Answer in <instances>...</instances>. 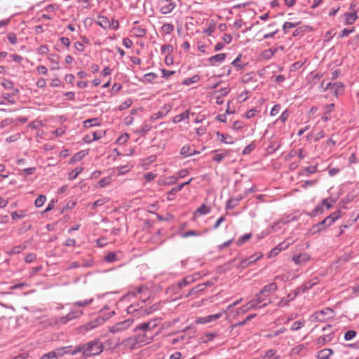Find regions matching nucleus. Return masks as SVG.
Returning a JSON list of instances; mask_svg holds the SVG:
<instances>
[{
    "label": "nucleus",
    "mask_w": 359,
    "mask_h": 359,
    "mask_svg": "<svg viewBox=\"0 0 359 359\" xmlns=\"http://www.w3.org/2000/svg\"><path fill=\"white\" fill-rule=\"evenodd\" d=\"M153 340V336L147 333H140L123 339L119 345L126 350L134 351L150 344Z\"/></svg>",
    "instance_id": "1"
},
{
    "label": "nucleus",
    "mask_w": 359,
    "mask_h": 359,
    "mask_svg": "<svg viewBox=\"0 0 359 359\" xmlns=\"http://www.w3.org/2000/svg\"><path fill=\"white\" fill-rule=\"evenodd\" d=\"M83 355L86 358L99 355L104 349L102 342L98 339L83 344Z\"/></svg>",
    "instance_id": "2"
},
{
    "label": "nucleus",
    "mask_w": 359,
    "mask_h": 359,
    "mask_svg": "<svg viewBox=\"0 0 359 359\" xmlns=\"http://www.w3.org/2000/svg\"><path fill=\"white\" fill-rule=\"evenodd\" d=\"M83 314L81 309L76 306H70V311L65 316L60 317L57 319L56 323L58 324H66L69 321L80 318Z\"/></svg>",
    "instance_id": "3"
},
{
    "label": "nucleus",
    "mask_w": 359,
    "mask_h": 359,
    "mask_svg": "<svg viewBox=\"0 0 359 359\" xmlns=\"http://www.w3.org/2000/svg\"><path fill=\"white\" fill-rule=\"evenodd\" d=\"M160 322L161 318H153L147 322L139 324L134 328V331L137 332L140 330L143 331L144 333L149 334L148 332L154 330L159 325Z\"/></svg>",
    "instance_id": "4"
},
{
    "label": "nucleus",
    "mask_w": 359,
    "mask_h": 359,
    "mask_svg": "<svg viewBox=\"0 0 359 359\" xmlns=\"http://www.w3.org/2000/svg\"><path fill=\"white\" fill-rule=\"evenodd\" d=\"M133 319L128 318L125 320L118 322L109 327V331L112 334H117L126 331L133 323Z\"/></svg>",
    "instance_id": "5"
},
{
    "label": "nucleus",
    "mask_w": 359,
    "mask_h": 359,
    "mask_svg": "<svg viewBox=\"0 0 359 359\" xmlns=\"http://www.w3.org/2000/svg\"><path fill=\"white\" fill-rule=\"evenodd\" d=\"M250 302L253 305L255 309L263 308L271 303L268 294H261V292L257 293L255 298Z\"/></svg>",
    "instance_id": "6"
},
{
    "label": "nucleus",
    "mask_w": 359,
    "mask_h": 359,
    "mask_svg": "<svg viewBox=\"0 0 359 359\" xmlns=\"http://www.w3.org/2000/svg\"><path fill=\"white\" fill-rule=\"evenodd\" d=\"M334 311L330 308H325L320 311H318L315 312L312 317L315 318L317 321L323 322L328 318H332L333 317Z\"/></svg>",
    "instance_id": "7"
},
{
    "label": "nucleus",
    "mask_w": 359,
    "mask_h": 359,
    "mask_svg": "<svg viewBox=\"0 0 359 359\" xmlns=\"http://www.w3.org/2000/svg\"><path fill=\"white\" fill-rule=\"evenodd\" d=\"M317 284V280L316 279L310 280L304 283L302 285L295 290L292 298H296V297L302 293L306 292L307 290L311 289L315 285Z\"/></svg>",
    "instance_id": "8"
},
{
    "label": "nucleus",
    "mask_w": 359,
    "mask_h": 359,
    "mask_svg": "<svg viewBox=\"0 0 359 359\" xmlns=\"http://www.w3.org/2000/svg\"><path fill=\"white\" fill-rule=\"evenodd\" d=\"M104 322V319L103 318H97L82 326L81 329L85 332H88L101 325Z\"/></svg>",
    "instance_id": "9"
},
{
    "label": "nucleus",
    "mask_w": 359,
    "mask_h": 359,
    "mask_svg": "<svg viewBox=\"0 0 359 359\" xmlns=\"http://www.w3.org/2000/svg\"><path fill=\"white\" fill-rule=\"evenodd\" d=\"M212 160L217 163H220L225 157L229 155V151L225 149H215L211 151Z\"/></svg>",
    "instance_id": "10"
},
{
    "label": "nucleus",
    "mask_w": 359,
    "mask_h": 359,
    "mask_svg": "<svg viewBox=\"0 0 359 359\" xmlns=\"http://www.w3.org/2000/svg\"><path fill=\"white\" fill-rule=\"evenodd\" d=\"M221 317H222L221 313H216L214 315H210V316H205V317H200L196 320V323L197 324H206V323H209L213 320H217Z\"/></svg>",
    "instance_id": "11"
},
{
    "label": "nucleus",
    "mask_w": 359,
    "mask_h": 359,
    "mask_svg": "<svg viewBox=\"0 0 359 359\" xmlns=\"http://www.w3.org/2000/svg\"><path fill=\"white\" fill-rule=\"evenodd\" d=\"M341 216V211L340 210H336L335 212L330 214L326 218H325L326 222V226H331L333 223L335 222L339 217Z\"/></svg>",
    "instance_id": "12"
},
{
    "label": "nucleus",
    "mask_w": 359,
    "mask_h": 359,
    "mask_svg": "<svg viewBox=\"0 0 359 359\" xmlns=\"http://www.w3.org/2000/svg\"><path fill=\"white\" fill-rule=\"evenodd\" d=\"M344 85L341 83H339V82H335V83H331V82H329L327 83L325 88V90H328V89H330V90H333L334 91V93L336 94L339 93H342L343 90H344Z\"/></svg>",
    "instance_id": "13"
},
{
    "label": "nucleus",
    "mask_w": 359,
    "mask_h": 359,
    "mask_svg": "<svg viewBox=\"0 0 359 359\" xmlns=\"http://www.w3.org/2000/svg\"><path fill=\"white\" fill-rule=\"evenodd\" d=\"M327 226H326V222L324 219L323 221L320 222L316 225H313L312 228L309 230V234L313 235L316 233H319L323 230H325Z\"/></svg>",
    "instance_id": "14"
},
{
    "label": "nucleus",
    "mask_w": 359,
    "mask_h": 359,
    "mask_svg": "<svg viewBox=\"0 0 359 359\" xmlns=\"http://www.w3.org/2000/svg\"><path fill=\"white\" fill-rule=\"evenodd\" d=\"M164 5H162L160 8V12L162 14H168L171 13L176 7V4L173 1L165 2Z\"/></svg>",
    "instance_id": "15"
},
{
    "label": "nucleus",
    "mask_w": 359,
    "mask_h": 359,
    "mask_svg": "<svg viewBox=\"0 0 359 359\" xmlns=\"http://www.w3.org/2000/svg\"><path fill=\"white\" fill-rule=\"evenodd\" d=\"M278 290L277 284L274 282L270 283L269 284L265 285L261 290V294H271L276 292Z\"/></svg>",
    "instance_id": "16"
},
{
    "label": "nucleus",
    "mask_w": 359,
    "mask_h": 359,
    "mask_svg": "<svg viewBox=\"0 0 359 359\" xmlns=\"http://www.w3.org/2000/svg\"><path fill=\"white\" fill-rule=\"evenodd\" d=\"M226 57L225 53H219L208 58V62L211 65H215L216 63L222 62Z\"/></svg>",
    "instance_id": "17"
},
{
    "label": "nucleus",
    "mask_w": 359,
    "mask_h": 359,
    "mask_svg": "<svg viewBox=\"0 0 359 359\" xmlns=\"http://www.w3.org/2000/svg\"><path fill=\"white\" fill-rule=\"evenodd\" d=\"M94 302L93 298H90L84 300L74 302L73 303L69 304V306H76L79 309H81L83 307H86L91 304Z\"/></svg>",
    "instance_id": "18"
},
{
    "label": "nucleus",
    "mask_w": 359,
    "mask_h": 359,
    "mask_svg": "<svg viewBox=\"0 0 359 359\" xmlns=\"http://www.w3.org/2000/svg\"><path fill=\"white\" fill-rule=\"evenodd\" d=\"M333 354V351L330 348H324L317 353L318 359H329L330 355Z\"/></svg>",
    "instance_id": "19"
},
{
    "label": "nucleus",
    "mask_w": 359,
    "mask_h": 359,
    "mask_svg": "<svg viewBox=\"0 0 359 359\" xmlns=\"http://www.w3.org/2000/svg\"><path fill=\"white\" fill-rule=\"evenodd\" d=\"M243 199L242 196H237L236 198H231L229 199L226 202V209H233L236 207L239 201Z\"/></svg>",
    "instance_id": "20"
},
{
    "label": "nucleus",
    "mask_w": 359,
    "mask_h": 359,
    "mask_svg": "<svg viewBox=\"0 0 359 359\" xmlns=\"http://www.w3.org/2000/svg\"><path fill=\"white\" fill-rule=\"evenodd\" d=\"M97 24L104 29H109L111 27V23L109 20L105 16H99L97 21Z\"/></svg>",
    "instance_id": "21"
},
{
    "label": "nucleus",
    "mask_w": 359,
    "mask_h": 359,
    "mask_svg": "<svg viewBox=\"0 0 359 359\" xmlns=\"http://www.w3.org/2000/svg\"><path fill=\"white\" fill-rule=\"evenodd\" d=\"M309 259L310 256L307 253H301L297 256L293 257L292 258L296 264H300L303 262H306Z\"/></svg>",
    "instance_id": "22"
},
{
    "label": "nucleus",
    "mask_w": 359,
    "mask_h": 359,
    "mask_svg": "<svg viewBox=\"0 0 359 359\" xmlns=\"http://www.w3.org/2000/svg\"><path fill=\"white\" fill-rule=\"evenodd\" d=\"M151 128H152L151 125H150L149 123H144L142 124V126L140 128L136 129L134 131V133H136V134L141 135H144L149 131L151 130Z\"/></svg>",
    "instance_id": "23"
},
{
    "label": "nucleus",
    "mask_w": 359,
    "mask_h": 359,
    "mask_svg": "<svg viewBox=\"0 0 359 359\" xmlns=\"http://www.w3.org/2000/svg\"><path fill=\"white\" fill-rule=\"evenodd\" d=\"M217 137L220 142L228 144H232L234 143V141L232 138V137L229 135H225L219 133V132L217 133Z\"/></svg>",
    "instance_id": "24"
},
{
    "label": "nucleus",
    "mask_w": 359,
    "mask_h": 359,
    "mask_svg": "<svg viewBox=\"0 0 359 359\" xmlns=\"http://www.w3.org/2000/svg\"><path fill=\"white\" fill-rule=\"evenodd\" d=\"M48 60L53 65L51 67L52 70H57L60 69L59 66V56L56 54H51L48 57Z\"/></svg>",
    "instance_id": "25"
},
{
    "label": "nucleus",
    "mask_w": 359,
    "mask_h": 359,
    "mask_svg": "<svg viewBox=\"0 0 359 359\" xmlns=\"http://www.w3.org/2000/svg\"><path fill=\"white\" fill-rule=\"evenodd\" d=\"M180 154L185 156H190L198 154L196 150H191L189 145H184L180 150Z\"/></svg>",
    "instance_id": "26"
},
{
    "label": "nucleus",
    "mask_w": 359,
    "mask_h": 359,
    "mask_svg": "<svg viewBox=\"0 0 359 359\" xmlns=\"http://www.w3.org/2000/svg\"><path fill=\"white\" fill-rule=\"evenodd\" d=\"M189 111L187 110V111H184L183 113L174 116L172 118V122L175 123H178L185 119H189Z\"/></svg>",
    "instance_id": "27"
},
{
    "label": "nucleus",
    "mask_w": 359,
    "mask_h": 359,
    "mask_svg": "<svg viewBox=\"0 0 359 359\" xmlns=\"http://www.w3.org/2000/svg\"><path fill=\"white\" fill-rule=\"evenodd\" d=\"M110 201L109 198L108 197H103L101 198L97 199L93 203L91 204V209L95 210L98 207H101L104 205V204L109 203Z\"/></svg>",
    "instance_id": "28"
},
{
    "label": "nucleus",
    "mask_w": 359,
    "mask_h": 359,
    "mask_svg": "<svg viewBox=\"0 0 359 359\" xmlns=\"http://www.w3.org/2000/svg\"><path fill=\"white\" fill-rule=\"evenodd\" d=\"M100 123L97 118H93L87 119L83 122V126L86 128H91L93 126H99Z\"/></svg>",
    "instance_id": "29"
},
{
    "label": "nucleus",
    "mask_w": 359,
    "mask_h": 359,
    "mask_svg": "<svg viewBox=\"0 0 359 359\" xmlns=\"http://www.w3.org/2000/svg\"><path fill=\"white\" fill-rule=\"evenodd\" d=\"M318 171V165L308 166L304 168L302 171V175L309 176L311 174L316 173Z\"/></svg>",
    "instance_id": "30"
},
{
    "label": "nucleus",
    "mask_w": 359,
    "mask_h": 359,
    "mask_svg": "<svg viewBox=\"0 0 359 359\" xmlns=\"http://www.w3.org/2000/svg\"><path fill=\"white\" fill-rule=\"evenodd\" d=\"M201 77L198 74H195L191 78L185 79L182 82V84L184 86H190L192 83H195L198 82L200 80Z\"/></svg>",
    "instance_id": "31"
},
{
    "label": "nucleus",
    "mask_w": 359,
    "mask_h": 359,
    "mask_svg": "<svg viewBox=\"0 0 359 359\" xmlns=\"http://www.w3.org/2000/svg\"><path fill=\"white\" fill-rule=\"evenodd\" d=\"M357 15L355 13H346L345 14V22L347 25H352L355 22L357 19Z\"/></svg>",
    "instance_id": "32"
},
{
    "label": "nucleus",
    "mask_w": 359,
    "mask_h": 359,
    "mask_svg": "<svg viewBox=\"0 0 359 359\" xmlns=\"http://www.w3.org/2000/svg\"><path fill=\"white\" fill-rule=\"evenodd\" d=\"M88 154V152L85 150L80 151L75 154L72 158V162H78L82 160L86 155Z\"/></svg>",
    "instance_id": "33"
},
{
    "label": "nucleus",
    "mask_w": 359,
    "mask_h": 359,
    "mask_svg": "<svg viewBox=\"0 0 359 359\" xmlns=\"http://www.w3.org/2000/svg\"><path fill=\"white\" fill-rule=\"evenodd\" d=\"M65 349V348H61V347L57 348H55V349L50 351V353L51 354V355L53 357L54 359H57V358H61L65 355V352H64Z\"/></svg>",
    "instance_id": "34"
},
{
    "label": "nucleus",
    "mask_w": 359,
    "mask_h": 359,
    "mask_svg": "<svg viewBox=\"0 0 359 359\" xmlns=\"http://www.w3.org/2000/svg\"><path fill=\"white\" fill-rule=\"evenodd\" d=\"M133 35L136 37H143L146 34V30L140 27H135L132 30Z\"/></svg>",
    "instance_id": "35"
},
{
    "label": "nucleus",
    "mask_w": 359,
    "mask_h": 359,
    "mask_svg": "<svg viewBox=\"0 0 359 359\" xmlns=\"http://www.w3.org/2000/svg\"><path fill=\"white\" fill-rule=\"evenodd\" d=\"M133 168V165L127 164L126 165H121L116 168L118 175H124L129 172Z\"/></svg>",
    "instance_id": "36"
},
{
    "label": "nucleus",
    "mask_w": 359,
    "mask_h": 359,
    "mask_svg": "<svg viewBox=\"0 0 359 359\" xmlns=\"http://www.w3.org/2000/svg\"><path fill=\"white\" fill-rule=\"evenodd\" d=\"M174 25L171 23H165L161 27V30L165 34H170L174 30Z\"/></svg>",
    "instance_id": "37"
},
{
    "label": "nucleus",
    "mask_w": 359,
    "mask_h": 359,
    "mask_svg": "<svg viewBox=\"0 0 359 359\" xmlns=\"http://www.w3.org/2000/svg\"><path fill=\"white\" fill-rule=\"evenodd\" d=\"M181 190H182V189L179 186V184L177 187H173L172 189H171V190L168 193L167 200L168 201L173 200L176 193L180 191H181Z\"/></svg>",
    "instance_id": "38"
},
{
    "label": "nucleus",
    "mask_w": 359,
    "mask_h": 359,
    "mask_svg": "<svg viewBox=\"0 0 359 359\" xmlns=\"http://www.w3.org/2000/svg\"><path fill=\"white\" fill-rule=\"evenodd\" d=\"M194 281V278L191 276H186L182 280L179 282L178 285H179V287L181 288V287H183L193 283Z\"/></svg>",
    "instance_id": "39"
},
{
    "label": "nucleus",
    "mask_w": 359,
    "mask_h": 359,
    "mask_svg": "<svg viewBox=\"0 0 359 359\" xmlns=\"http://www.w3.org/2000/svg\"><path fill=\"white\" fill-rule=\"evenodd\" d=\"M196 212L201 215H207L210 212V207L203 204L197 209Z\"/></svg>",
    "instance_id": "40"
},
{
    "label": "nucleus",
    "mask_w": 359,
    "mask_h": 359,
    "mask_svg": "<svg viewBox=\"0 0 359 359\" xmlns=\"http://www.w3.org/2000/svg\"><path fill=\"white\" fill-rule=\"evenodd\" d=\"M259 111H260L257 107H254L245 112V117L248 119H250L255 116V115L257 114Z\"/></svg>",
    "instance_id": "41"
},
{
    "label": "nucleus",
    "mask_w": 359,
    "mask_h": 359,
    "mask_svg": "<svg viewBox=\"0 0 359 359\" xmlns=\"http://www.w3.org/2000/svg\"><path fill=\"white\" fill-rule=\"evenodd\" d=\"M83 168L78 167L74 169L69 174V180H74L77 177V176L82 172Z\"/></svg>",
    "instance_id": "42"
},
{
    "label": "nucleus",
    "mask_w": 359,
    "mask_h": 359,
    "mask_svg": "<svg viewBox=\"0 0 359 359\" xmlns=\"http://www.w3.org/2000/svg\"><path fill=\"white\" fill-rule=\"evenodd\" d=\"M157 78V74L154 72H149L144 75V81L147 83H151L154 79Z\"/></svg>",
    "instance_id": "43"
},
{
    "label": "nucleus",
    "mask_w": 359,
    "mask_h": 359,
    "mask_svg": "<svg viewBox=\"0 0 359 359\" xmlns=\"http://www.w3.org/2000/svg\"><path fill=\"white\" fill-rule=\"evenodd\" d=\"M217 334L216 333H206L205 334L201 340L203 343H208L211 341Z\"/></svg>",
    "instance_id": "44"
},
{
    "label": "nucleus",
    "mask_w": 359,
    "mask_h": 359,
    "mask_svg": "<svg viewBox=\"0 0 359 359\" xmlns=\"http://www.w3.org/2000/svg\"><path fill=\"white\" fill-rule=\"evenodd\" d=\"M25 215L26 211L25 210L15 211L11 213V218L13 219H22L25 216Z\"/></svg>",
    "instance_id": "45"
},
{
    "label": "nucleus",
    "mask_w": 359,
    "mask_h": 359,
    "mask_svg": "<svg viewBox=\"0 0 359 359\" xmlns=\"http://www.w3.org/2000/svg\"><path fill=\"white\" fill-rule=\"evenodd\" d=\"M251 309H255L253 307V305L250 303V302H248L245 305L240 307L238 310V313H244Z\"/></svg>",
    "instance_id": "46"
},
{
    "label": "nucleus",
    "mask_w": 359,
    "mask_h": 359,
    "mask_svg": "<svg viewBox=\"0 0 359 359\" xmlns=\"http://www.w3.org/2000/svg\"><path fill=\"white\" fill-rule=\"evenodd\" d=\"M251 238L250 233H245L241 236L236 241V244L238 246L243 245L245 242L248 241Z\"/></svg>",
    "instance_id": "47"
},
{
    "label": "nucleus",
    "mask_w": 359,
    "mask_h": 359,
    "mask_svg": "<svg viewBox=\"0 0 359 359\" xmlns=\"http://www.w3.org/2000/svg\"><path fill=\"white\" fill-rule=\"evenodd\" d=\"M304 324H305L304 320L295 321L292 323V325L291 326V330L297 331V330H299L300 328H302L304 325Z\"/></svg>",
    "instance_id": "48"
},
{
    "label": "nucleus",
    "mask_w": 359,
    "mask_h": 359,
    "mask_svg": "<svg viewBox=\"0 0 359 359\" xmlns=\"http://www.w3.org/2000/svg\"><path fill=\"white\" fill-rule=\"evenodd\" d=\"M299 24V22H286L283 26V29L285 33H287L288 29L296 27Z\"/></svg>",
    "instance_id": "49"
},
{
    "label": "nucleus",
    "mask_w": 359,
    "mask_h": 359,
    "mask_svg": "<svg viewBox=\"0 0 359 359\" xmlns=\"http://www.w3.org/2000/svg\"><path fill=\"white\" fill-rule=\"evenodd\" d=\"M46 200V198L44 195H40L38 196V198L35 200L34 205L37 208L41 207L45 201Z\"/></svg>",
    "instance_id": "50"
},
{
    "label": "nucleus",
    "mask_w": 359,
    "mask_h": 359,
    "mask_svg": "<svg viewBox=\"0 0 359 359\" xmlns=\"http://www.w3.org/2000/svg\"><path fill=\"white\" fill-rule=\"evenodd\" d=\"M132 104H133L132 100L128 99L119 105L118 110L123 111V110L129 108L132 105Z\"/></svg>",
    "instance_id": "51"
},
{
    "label": "nucleus",
    "mask_w": 359,
    "mask_h": 359,
    "mask_svg": "<svg viewBox=\"0 0 359 359\" xmlns=\"http://www.w3.org/2000/svg\"><path fill=\"white\" fill-rule=\"evenodd\" d=\"M323 212V208L322 205H317L309 214L310 217H316L319 214H322Z\"/></svg>",
    "instance_id": "52"
},
{
    "label": "nucleus",
    "mask_w": 359,
    "mask_h": 359,
    "mask_svg": "<svg viewBox=\"0 0 359 359\" xmlns=\"http://www.w3.org/2000/svg\"><path fill=\"white\" fill-rule=\"evenodd\" d=\"M104 259L107 262H114L118 259L117 255L115 252H111L105 256Z\"/></svg>",
    "instance_id": "53"
},
{
    "label": "nucleus",
    "mask_w": 359,
    "mask_h": 359,
    "mask_svg": "<svg viewBox=\"0 0 359 359\" xmlns=\"http://www.w3.org/2000/svg\"><path fill=\"white\" fill-rule=\"evenodd\" d=\"M241 55H238L235 60H233L231 65L236 67L238 69H241L244 67V65H241Z\"/></svg>",
    "instance_id": "54"
},
{
    "label": "nucleus",
    "mask_w": 359,
    "mask_h": 359,
    "mask_svg": "<svg viewBox=\"0 0 359 359\" xmlns=\"http://www.w3.org/2000/svg\"><path fill=\"white\" fill-rule=\"evenodd\" d=\"M291 243H292V242L290 241H289L288 239H286L283 242L279 243L277 245V248L281 252L282 250H286L291 245Z\"/></svg>",
    "instance_id": "55"
},
{
    "label": "nucleus",
    "mask_w": 359,
    "mask_h": 359,
    "mask_svg": "<svg viewBox=\"0 0 359 359\" xmlns=\"http://www.w3.org/2000/svg\"><path fill=\"white\" fill-rule=\"evenodd\" d=\"M83 350H84L83 344H80V345L76 346L73 350H72L69 352V354L74 355L79 353H81L82 355H83Z\"/></svg>",
    "instance_id": "56"
},
{
    "label": "nucleus",
    "mask_w": 359,
    "mask_h": 359,
    "mask_svg": "<svg viewBox=\"0 0 359 359\" xmlns=\"http://www.w3.org/2000/svg\"><path fill=\"white\" fill-rule=\"evenodd\" d=\"M129 140V135L128 133H125L122 135H121L118 139L116 140V143L118 144H124L126 142H128Z\"/></svg>",
    "instance_id": "57"
},
{
    "label": "nucleus",
    "mask_w": 359,
    "mask_h": 359,
    "mask_svg": "<svg viewBox=\"0 0 359 359\" xmlns=\"http://www.w3.org/2000/svg\"><path fill=\"white\" fill-rule=\"evenodd\" d=\"M356 335V332L352 330L347 331L344 334V339L346 341H350L353 339Z\"/></svg>",
    "instance_id": "58"
},
{
    "label": "nucleus",
    "mask_w": 359,
    "mask_h": 359,
    "mask_svg": "<svg viewBox=\"0 0 359 359\" xmlns=\"http://www.w3.org/2000/svg\"><path fill=\"white\" fill-rule=\"evenodd\" d=\"M201 235V233H199L198 231L191 230V231H188L183 233L182 237L187 238V237H189V236H199Z\"/></svg>",
    "instance_id": "59"
},
{
    "label": "nucleus",
    "mask_w": 359,
    "mask_h": 359,
    "mask_svg": "<svg viewBox=\"0 0 359 359\" xmlns=\"http://www.w3.org/2000/svg\"><path fill=\"white\" fill-rule=\"evenodd\" d=\"M173 48L171 45L165 44L161 46V51L162 54L170 53L172 51Z\"/></svg>",
    "instance_id": "60"
},
{
    "label": "nucleus",
    "mask_w": 359,
    "mask_h": 359,
    "mask_svg": "<svg viewBox=\"0 0 359 359\" xmlns=\"http://www.w3.org/2000/svg\"><path fill=\"white\" fill-rule=\"evenodd\" d=\"M334 202L331 198H325L322 201V205H325L327 209H330L332 207Z\"/></svg>",
    "instance_id": "61"
},
{
    "label": "nucleus",
    "mask_w": 359,
    "mask_h": 359,
    "mask_svg": "<svg viewBox=\"0 0 359 359\" xmlns=\"http://www.w3.org/2000/svg\"><path fill=\"white\" fill-rule=\"evenodd\" d=\"M276 50H273L271 48L265 50L263 52V57L266 59L271 58L276 53Z\"/></svg>",
    "instance_id": "62"
},
{
    "label": "nucleus",
    "mask_w": 359,
    "mask_h": 359,
    "mask_svg": "<svg viewBox=\"0 0 359 359\" xmlns=\"http://www.w3.org/2000/svg\"><path fill=\"white\" fill-rule=\"evenodd\" d=\"M13 97V96L12 95L11 93H7L3 94V98L4 100H6L8 103L12 104L15 103V100Z\"/></svg>",
    "instance_id": "63"
},
{
    "label": "nucleus",
    "mask_w": 359,
    "mask_h": 359,
    "mask_svg": "<svg viewBox=\"0 0 359 359\" xmlns=\"http://www.w3.org/2000/svg\"><path fill=\"white\" fill-rule=\"evenodd\" d=\"M165 117V116L163 115V114L159 111L156 113H154L151 116H150V120L152 121H155L156 120H158V119H161L162 118Z\"/></svg>",
    "instance_id": "64"
}]
</instances>
